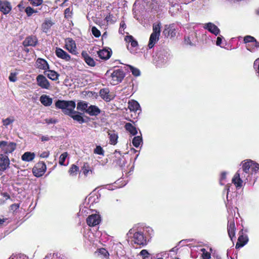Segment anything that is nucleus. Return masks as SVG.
Here are the masks:
<instances>
[{"instance_id": "1", "label": "nucleus", "mask_w": 259, "mask_h": 259, "mask_svg": "<svg viewBox=\"0 0 259 259\" xmlns=\"http://www.w3.org/2000/svg\"><path fill=\"white\" fill-rule=\"evenodd\" d=\"M153 233V229L143 224H138L131 229L127 233V236L131 239L132 244L140 246L147 245L148 237H151Z\"/></svg>"}, {"instance_id": "2", "label": "nucleus", "mask_w": 259, "mask_h": 259, "mask_svg": "<svg viewBox=\"0 0 259 259\" xmlns=\"http://www.w3.org/2000/svg\"><path fill=\"white\" fill-rule=\"evenodd\" d=\"M75 106V102L73 101L58 100L55 103L56 108L61 109L65 114L69 115L79 123L85 122L81 115V113L74 111Z\"/></svg>"}, {"instance_id": "3", "label": "nucleus", "mask_w": 259, "mask_h": 259, "mask_svg": "<svg viewBox=\"0 0 259 259\" xmlns=\"http://www.w3.org/2000/svg\"><path fill=\"white\" fill-rule=\"evenodd\" d=\"M140 1L141 8L148 12H158L162 10L167 3L166 0H137Z\"/></svg>"}, {"instance_id": "4", "label": "nucleus", "mask_w": 259, "mask_h": 259, "mask_svg": "<svg viewBox=\"0 0 259 259\" xmlns=\"http://www.w3.org/2000/svg\"><path fill=\"white\" fill-rule=\"evenodd\" d=\"M170 57L168 51L165 49H160L156 54L154 62L157 67H162L170 60Z\"/></svg>"}, {"instance_id": "5", "label": "nucleus", "mask_w": 259, "mask_h": 259, "mask_svg": "<svg viewBox=\"0 0 259 259\" xmlns=\"http://www.w3.org/2000/svg\"><path fill=\"white\" fill-rule=\"evenodd\" d=\"M242 170L247 175V177L249 175L256 174L259 170V164L256 162L247 159L242 162Z\"/></svg>"}, {"instance_id": "6", "label": "nucleus", "mask_w": 259, "mask_h": 259, "mask_svg": "<svg viewBox=\"0 0 259 259\" xmlns=\"http://www.w3.org/2000/svg\"><path fill=\"white\" fill-rule=\"evenodd\" d=\"M160 24H154L153 25V32L151 34L148 47L149 49L153 48L155 44L158 41L160 33Z\"/></svg>"}, {"instance_id": "7", "label": "nucleus", "mask_w": 259, "mask_h": 259, "mask_svg": "<svg viewBox=\"0 0 259 259\" xmlns=\"http://www.w3.org/2000/svg\"><path fill=\"white\" fill-rule=\"evenodd\" d=\"M125 76L124 71L121 69H117L113 71L110 75V83L112 85H116L121 82Z\"/></svg>"}, {"instance_id": "8", "label": "nucleus", "mask_w": 259, "mask_h": 259, "mask_svg": "<svg viewBox=\"0 0 259 259\" xmlns=\"http://www.w3.org/2000/svg\"><path fill=\"white\" fill-rule=\"evenodd\" d=\"M244 42L246 44V49L251 51H254L259 47V42L254 37L250 35H247L244 38Z\"/></svg>"}, {"instance_id": "9", "label": "nucleus", "mask_w": 259, "mask_h": 259, "mask_svg": "<svg viewBox=\"0 0 259 259\" xmlns=\"http://www.w3.org/2000/svg\"><path fill=\"white\" fill-rule=\"evenodd\" d=\"M16 148V144L14 142H8L2 141L0 142V149L6 154L12 153Z\"/></svg>"}, {"instance_id": "10", "label": "nucleus", "mask_w": 259, "mask_h": 259, "mask_svg": "<svg viewBox=\"0 0 259 259\" xmlns=\"http://www.w3.org/2000/svg\"><path fill=\"white\" fill-rule=\"evenodd\" d=\"M47 166L44 162H38L32 169L33 175L36 177L42 176L46 171Z\"/></svg>"}, {"instance_id": "11", "label": "nucleus", "mask_w": 259, "mask_h": 259, "mask_svg": "<svg viewBox=\"0 0 259 259\" xmlns=\"http://www.w3.org/2000/svg\"><path fill=\"white\" fill-rule=\"evenodd\" d=\"M228 233L231 240L233 241L235 235V226L233 215H229L228 218Z\"/></svg>"}, {"instance_id": "12", "label": "nucleus", "mask_w": 259, "mask_h": 259, "mask_svg": "<svg viewBox=\"0 0 259 259\" xmlns=\"http://www.w3.org/2000/svg\"><path fill=\"white\" fill-rule=\"evenodd\" d=\"M114 154V159H113V163L120 167L125 166L126 161L124 155H121L120 152L117 150L115 151Z\"/></svg>"}, {"instance_id": "13", "label": "nucleus", "mask_w": 259, "mask_h": 259, "mask_svg": "<svg viewBox=\"0 0 259 259\" xmlns=\"http://www.w3.org/2000/svg\"><path fill=\"white\" fill-rule=\"evenodd\" d=\"M36 82L38 86L42 89H49L50 84L46 77L42 74H39L36 77Z\"/></svg>"}, {"instance_id": "14", "label": "nucleus", "mask_w": 259, "mask_h": 259, "mask_svg": "<svg viewBox=\"0 0 259 259\" xmlns=\"http://www.w3.org/2000/svg\"><path fill=\"white\" fill-rule=\"evenodd\" d=\"M38 43V39L36 36L30 35L26 37L23 41L24 47H35Z\"/></svg>"}, {"instance_id": "15", "label": "nucleus", "mask_w": 259, "mask_h": 259, "mask_svg": "<svg viewBox=\"0 0 259 259\" xmlns=\"http://www.w3.org/2000/svg\"><path fill=\"white\" fill-rule=\"evenodd\" d=\"M203 27L215 36L219 35L220 32V30L218 26L211 22L204 24Z\"/></svg>"}, {"instance_id": "16", "label": "nucleus", "mask_w": 259, "mask_h": 259, "mask_svg": "<svg viewBox=\"0 0 259 259\" xmlns=\"http://www.w3.org/2000/svg\"><path fill=\"white\" fill-rule=\"evenodd\" d=\"M197 41L196 33L192 31L186 35L184 38L185 44L191 46L195 45Z\"/></svg>"}, {"instance_id": "17", "label": "nucleus", "mask_w": 259, "mask_h": 259, "mask_svg": "<svg viewBox=\"0 0 259 259\" xmlns=\"http://www.w3.org/2000/svg\"><path fill=\"white\" fill-rule=\"evenodd\" d=\"M101 221L99 214H94L90 215L87 219V223L90 226H95L98 225Z\"/></svg>"}, {"instance_id": "18", "label": "nucleus", "mask_w": 259, "mask_h": 259, "mask_svg": "<svg viewBox=\"0 0 259 259\" xmlns=\"http://www.w3.org/2000/svg\"><path fill=\"white\" fill-rule=\"evenodd\" d=\"M66 49L73 54H76V44L72 38H68L66 39Z\"/></svg>"}, {"instance_id": "19", "label": "nucleus", "mask_w": 259, "mask_h": 259, "mask_svg": "<svg viewBox=\"0 0 259 259\" xmlns=\"http://www.w3.org/2000/svg\"><path fill=\"white\" fill-rule=\"evenodd\" d=\"M10 160L8 157L5 155H0V171H4L9 165Z\"/></svg>"}, {"instance_id": "20", "label": "nucleus", "mask_w": 259, "mask_h": 259, "mask_svg": "<svg viewBox=\"0 0 259 259\" xmlns=\"http://www.w3.org/2000/svg\"><path fill=\"white\" fill-rule=\"evenodd\" d=\"M55 53L58 58L63 59L66 61H69L71 59L70 56L61 48H57Z\"/></svg>"}, {"instance_id": "21", "label": "nucleus", "mask_w": 259, "mask_h": 259, "mask_svg": "<svg viewBox=\"0 0 259 259\" xmlns=\"http://www.w3.org/2000/svg\"><path fill=\"white\" fill-rule=\"evenodd\" d=\"M10 3L6 1H0V11L4 14H8L11 10Z\"/></svg>"}, {"instance_id": "22", "label": "nucleus", "mask_w": 259, "mask_h": 259, "mask_svg": "<svg viewBox=\"0 0 259 259\" xmlns=\"http://www.w3.org/2000/svg\"><path fill=\"white\" fill-rule=\"evenodd\" d=\"M100 97L106 102H109L113 99V97L110 94V91L108 88H104L100 91Z\"/></svg>"}, {"instance_id": "23", "label": "nucleus", "mask_w": 259, "mask_h": 259, "mask_svg": "<svg viewBox=\"0 0 259 259\" xmlns=\"http://www.w3.org/2000/svg\"><path fill=\"white\" fill-rule=\"evenodd\" d=\"M36 66L37 68L46 71L49 69V65L47 61L42 58H38L36 61Z\"/></svg>"}, {"instance_id": "24", "label": "nucleus", "mask_w": 259, "mask_h": 259, "mask_svg": "<svg viewBox=\"0 0 259 259\" xmlns=\"http://www.w3.org/2000/svg\"><path fill=\"white\" fill-rule=\"evenodd\" d=\"M112 51L110 49H103L98 51L99 57L103 60H108L111 57Z\"/></svg>"}, {"instance_id": "25", "label": "nucleus", "mask_w": 259, "mask_h": 259, "mask_svg": "<svg viewBox=\"0 0 259 259\" xmlns=\"http://www.w3.org/2000/svg\"><path fill=\"white\" fill-rule=\"evenodd\" d=\"M125 40L128 43H131V47L128 46L127 47V49L130 51L131 53H134L135 51L132 49V48L137 47L138 45V42L134 39L133 36L128 35L125 37Z\"/></svg>"}, {"instance_id": "26", "label": "nucleus", "mask_w": 259, "mask_h": 259, "mask_svg": "<svg viewBox=\"0 0 259 259\" xmlns=\"http://www.w3.org/2000/svg\"><path fill=\"white\" fill-rule=\"evenodd\" d=\"M81 57L85 63L91 67H94L96 65V62L94 60L91 58L86 51H82Z\"/></svg>"}, {"instance_id": "27", "label": "nucleus", "mask_w": 259, "mask_h": 259, "mask_svg": "<svg viewBox=\"0 0 259 259\" xmlns=\"http://www.w3.org/2000/svg\"><path fill=\"white\" fill-rule=\"evenodd\" d=\"M164 35L168 37H173L176 35V30L174 24L169 25L168 27L164 29L163 31Z\"/></svg>"}, {"instance_id": "28", "label": "nucleus", "mask_w": 259, "mask_h": 259, "mask_svg": "<svg viewBox=\"0 0 259 259\" xmlns=\"http://www.w3.org/2000/svg\"><path fill=\"white\" fill-rule=\"evenodd\" d=\"M100 112V109L95 105L89 106L86 110V113L90 116H97Z\"/></svg>"}, {"instance_id": "29", "label": "nucleus", "mask_w": 259, "mask_h": 259, "mask_svg": "<svg viewBox=\"0 0 259 259\" xmlns=\"http://www.w3.org/2000/svg\"><path fill=\"white\" fill-rule=\"evenodd\" d=\"M108 135L109 136V143L115 145L117 143L118 138L117 133L114 131H108Z\"/></svg>"}, {"instance_id": "30", "label": "nucleus", "mask_w": 259, "mask_h": 259, "mask_svg": "<svg viewBox=\"0 0 259 259\" xmlns=\"http://www.w3.org/2000/svg\"><path fill=\"white\" fill-rule=\"evenodd\" d=\"M248 238L246 235H241L238 239V242L236 245V248H239L244 246L248 242Z\"/></svg>"}, {"instance_id": "31", "label": "nucleus", "mask_w": 259, "mask_h": 259, "mask_svg": "<svg viewBox=\"0 0 259 259\" xmlns=\"http://www.w3.org/2000/svg\"><path fill=\"white\" fill-rule=\"evenodd\" d=\"M128 108L131 111L137 112L138 110L141 111V107L139 103L135 100L129 101Z\"/></svg>"}, {"instance_id": "32", "label": "nucleus", "mask_w": 259, "mask_h": 259, "mask_svg": "<svg viewBox=\"0 0 259 259\" xmlns=\"http://www.w3.org/2000/svg\"><path fill=\"white\" fill-rule=\"evenodd\" d=\"M40 102L45 106H50L53 103L52 98L46 95H42L40 97Z\"/></svg>"}, {"instance_id": "33", "label": "nucleus", "mask_w": 259, "mask_h": 259, "mask_svg": "<svg viewBox=\"0 0 259 259\" xmlns=\"http://www.w3.org/2000/svg\"><path fill=\"white\" fill-rule=\"evenodd\" d=\"M44 74L52 80H57L59 76V74L57 72L49 70V69L46 71H44Z\"/></svg>"}, {"instance_id": "34", "label": "nucleus", "mask_w": 259, "mask_h": 259, "mask_svg": "<svg viewBox=\"0 0 259 259\" xmlns=\"http://www.w3.org/2000/svg\"><path fill=\"white\" fill-rule=\"evenodd\" d=\"M35 154L33 152H26L21 156V159L24 161L29 162L34 159Z\"/></svg>"}, {"instance_id": "35", "label": "nucleus", "mask_w": 259, "mask_h": 259, "mask_svg": "<svg viewBox=\"0 0 259 259\" xmlns=\"http://www.w3.org/2000/svg\"><path fill=\"white\" fill-rule=\"evenodd\" d=\"M232 183H234L237 188H240L242 186L243 181L240 178V174L237 172L232 179Z\"/></svg>"}, {"instance_id": "36", "label": "nucleus", "mask_w": 259, "mask_h": 259, "mask_svg": "<svg viewBox=\"0 0 259 259\" xmlns=\"http://www.w3.org/2000/svg\"><path fill=\"white\" fill-rule=\"evenodd\" d=\"M125 130L130 133L132 135H136L138 133L137 128L131 123H126L125 125Z\"/></svg>"}, {"instance_id": "37", "label": "nucleus", "mask_w": 259, "mask_h": 259, "mask_svg": "<svg viewBox=\"0 0 259 259\" xmlns=\"http://www.w3.org/2000/svg\"><path fill=\"white\" fill-rule=\"evenodd\" d=\"M54 23L50 20H46L42 24L41 27L43 32L47 33L49 30L51 28Z\"/></svg>"}, {"instance_id": "38", "label": "nucleus", "mask_w": 259, "mask_h": 259, "mask_svg": "<svg viewBox=\"0 0 259 259\" xmlns=\"http://www.w3.org/2000/svg\"><path fill=\"white\" fill-rule=\"evenodd\" d=\"M89 106L88 104L84 101H80L77 104V109L78 110L85 112Z\"/></svg>"}, {"instance_id": "39", "label": "nucleus", "mask_w": 259, "mask_h": 259, "mask_svg": "<svg viewBox=\"0 0 259 259\" xmlns=\"http://www.w3.org/2000/svg\"><path fill=\"white\" fill-rule=\"evenodd\" d=\"M142 143V138L141 136L135 137L132 141L133 145L136 148L139 147Z\"/></svg>"}, {"instance_id": "40", "label": "nucleus", "mask_w": 259, "mask_h": 259, "mask_svg": "<svg viewBox=\"0 0 259 259\" xmlns=\"http://www.w3.org/2000/svg\"><path fill=\"white\" fill-rule=\"evenodd\" d=\"M98 254L103 258H108L109 255L108 252L103 248H100L98 250Z\"/></svg>"}, {"instance_id": "41", "label": "nucleus", "mask_w": 259, "mask_h": 259, "mask_svg": "<svg viewBox=\"0 0 259 259\" xmlns=\"http://www.w3.org/2000/svg\"><path fill=\"white\" fill-rule=\"evenodd\" d=\"M230 186L227 185L226 186V189L225 190L227 191V202L226 203V206L227 207V210H228V212H229L230 211H231L232 212V210H231V203H230L229 202V200L228 199V194H229V192L230 191Z\"/></svg>"}, {"instance_id": "42", "label": "nucleus", "mask_w": 259, "mask_h": 259, "mask_svg": "<svg viewBox=\"0 0 259 259\" xmlns=\"http://www.w3.org/2000/svg\"><path fill=\"white\" fill-rule=\"evenodd\" d=\"M82 172L85 176H88L90 173H92V170L88 163H84L82 167Z\"/></svg>"}, {"instance_id": "43", "label": "nucleus", "mask_w": 259, "mask_h": 259, "mask_svg": "<svg viewBox=\"0 0 259 259\" xmlns=\"http://www.w3.org/2000/svg\"><path fill=\"white\" fill-rule=\"evenodd\" d=\"M78 169L79 168L78 166L73 164L69 170V173L71 176H76Z\"/></svg>"}, {"instance_id": "44", "label": "nucleus", "mask_w": 259, "mask_h": 259, "mask_svg": "<svg viewBox=\"0 0 259 259\" xmlns=\"http://www.w3.org/2000/svg\"><path fill=\"white\" fill-rule=\"evenodd\" d=\"M25 12L28 17L31 16L33 13H38V11L37 10H35L30 7H26L25 10Z\"/></svg>"}, {"instance_id": "45", "label": "nucleus", "mask_w": 259, "mask_h": 259, "mask_svg": "<svg viewBox=\"0 0 259 259\" xmlns=\"http://www.w3.org/2000/svg\"><path fill=\"white\" fill-rule=\"evenodd\" d=\"M14 121V118L13 117H8L6 119H3L2 120L3 125L6 127L12 123Z\"/></svg>"}, {"instance_id": "46", "label": "nucleus", "mask_w": 259, "mask_h": 259, "mask_svg": "<svg viewBox=\"0 0 259 259\" xmlns=\"http://www.w3.org/2000/svg\"><path fill=\"white\" fill-rule=\"evenodd\" d=\"M68 156V153L67 152H64L62 153L60 157H59V163L61 165H66V164L64 163V162Z\"/></svg>"}, {"instance_id": "47", "label": "nucleus", "mask_w": 259, "mask_h": 259, "mask_svg": "<svg viewBox=\"0 0 259 259\" xmlns=\"http://www.w3.org/2000/svg\"><path fill=\"white\" fill-rule=\"evenodd\" d=\"M200 251L202 252V259H210V253L207 251L205 248H201Z\"/></svg>"}, {"instance_id": "48", "label": "nucleus", "mask_w": 259, "mask_h": 259, "mask_svg": "<svg viewBox=\"0 0 259 259\" xmlns=\"http://www.w3.org/2000/svg\"><path fill=\"white\" fill-rule=\"evenodd\" d=\"M139 255L142 257V259H149L150 257L149 253L146 249H143L141 250Z\"/></svg>"}, {"instance_id": "49", "label": "nucleus", "mask_w": 259, "mask_h": 259, "mask_svg": "<svg viewBox=\"0 0 259 259\" xmlns=\"http://www.w3.org/2000/svg\"><path fill=\"white\" fill-rule=\"evenodd\" d=\"M9 259H28V258L24 254H12Z\"/></svg>"}, {"instance_id": "50", "label": "nucleus", "mask_w": 259, "mask_h": 259, "mask_svg": "<svg viewBox=\"0 0 259 259\" xmlns=\"http://www.w3.org/2000/svg\"><path fill=\"white\" fill-rule=\"evenodd\" d=\"M94 152L95 154L101 155H104V151L103 149L102 148V147L100 146H97L96 148L94 150Z\"/></svg>"}, {"instance_id": "51", "label": "nucleus", "mask_w": 259, "mask_h": 259, "mask_svg": "<svg viewBox=\"0 0 259 259\" xmlns=\"http://www.w3.org/2000/svg\"><path fill=\"white\" fill-rule=\"evenodd\" d=\"M130 70L132 72V74L135 76H138L140 75V71L138 68H135L133 66H129Z\"/></svg>"}, {"instance_id": "52", "label": "nucleus", "mask_w": 259, "mask_h": 259, "mask_svg": "<svg viewBox=\"0 0 259 259\" xmlns=\"http://www.w3.org/2000/svg\"><path fill=\"white\" fill-rule=\"evenodd\" d=\"M28 1L31 5L35 7L40 5L43 2L42 0H28Z\"/></svg>"}, {"instance_id": "53", "label": "nucleus", "mask_w": 259, "mask_h": 259, "mask_svg": "<svg viewBox=\"0 0 259 259\" xmlns=\"http://www.w3.org/2000/svg\"><path fill=\"white\" fill-rule=\"evenodd\" d=\"M92 32L96 37H98L101 35L100 31L95 26L92 28Z\"/></svg>"}, {"instance_id": "54", "label": "nucleus", "mask_w": 259, "mask_h": 259, "mask_svg": "<svg viewBox=\"0 0 259 259\" xmlns=\"http://www.w3.org/2000/svg\"><path fill=\"white\" fill-rule=\"evenodd\" d=\"M17 73L16 72L11 73L9 77L10 81L12 82H15L17 80Z\"/></svg>"}, {"instance_id": "55", "label": "nucleus", "mask_w": 259, "mask_h": 259, "mask_svg": "<svg viewBox=\"0 0 259 259\" xmlns=\"http://www.w3.org/2000/svg\"><path fill=\"white\" fill-rule=\"evenodd\" d=\"M72 14V10L70 8H68L65 10L64 15L65 17L68 18L71 17Z\"/></svg>"}, {"instance_id": "56", "label": "nucleus", "mask_w": 259, "mask_h": 259, "mask_svg": "<svg viewBox=\"0 0 259 259\" xmlns=\"http://www.w3.org/2000/svg\"><path fill=\"white\" fill-rule=\"evenodd\" d=\"M254 68L255 69L257 76L259 77V59H256L254 62Z\"/></svg>"}, {"instance_id": "57", "label": "nucleus", "mask_w": 259, "mask_h": 259, "mask_svg": "<svg viewBox=\"0 0 259 259\" xmlns=\"http://www.w3.org/2000/svg\"><path fill=\"white\" fill-rule=\"evenodd\" d=\"M45 122L48 124H55L57 122V120L55 118H46L45 119Z\"/></svg>"}, {"instance_id": "58", "label": "nucleus", "mask_w": 259, "mask_h": 259, "mask_svg": "<svg viewBox=\"0 0 259 259\" xmlns=\"http://www.w3.org/2000/svg\"><path fill=\"white\" fill-rule=\"evenodd\" d=\"M226 175H227V173L226 172H223L221 174V178H220V183L221 185H223L224 184V183H223V181L226 179Z\"/></svg>"}, {"instance_id": "59", "label": "nucleus", "mask_w": 259, "mask_h": 259, "mask_svg": "<svg viewBox=\"0 0 259 259\" xmlns=\"http://www.w3.org/2000/svg\"><path fill=\"white\" fill-rule=\"evenodd\" d=\"M106 20H107V22H110L111 23H113L115 21L113 15L110 14L106 16Z\"/></svg>"}, {"instance_id": "60", "label": "nucleus", "mask_w": 259, "mask_h": 259, "mask_svg": "<svg viewBox=\"0 0 259 259\" xmlns=\"http://www.w3.org/2000/svg\"><path fill=\"white\" fill-rule=\"evenodd\" d=\"M50 155V152L48 151H44L41 153H39L38 155L41 158H47Z\"/></svg>"}, {"instance_id": "61", "label": "nucleus", "mask_w": 259, "mask_h": 259, "mask_svg": "<svg viewBox=\"0 0 259 259\" xmlns=\"http://www.w3.org/2000/svg\"><path fill=\"white\" fill-rule=\"evenodd\" d=\"M126 25L124 22H121L120 24V28L119 29V32L120 33H122V31L125 28Z\"/></svg>"}, {"instance_id": "62", "label": "nucleus", "mask_w": 259, "mask_h": 259, "mask_svg": "<svg viewBox=\"0 0 259 259\" xmlns=\"http://www.w3.org/2000/svg\"><path fill=\"white\" fill-rule=\"evenodd\" d=\"M222 36H218L217 37V42H216V45L218 46H221V45L222 44Z\"/></svg>"}, {"instance_id": "63", "label": "nucleus", "mask_w": 259, "mask_h": 259, "mask_svg": "<svg viewBox=\"0 0 259 259\" xmlns=\"http://www.w3.org/2000/svg\"><path fill=\"white\" fill-rule=\"evenodd\" d=\"M50 140V138L48 136H42L41 137V140L42 142L48 141Z\"/></svg>"}, {"instance_id": "64", "label": "nucleus", "mask_w": 259, "mask_h": 259, "mask_svg": "<svg viewBox=\"0 0 259 259\" xmlns=\"http://www.w3.org/2000/svg\"><path fill=\"white\" fill-rule=\"evenodd\" d=\"M3 197L5 198V201L10 198V195L7 193H4L2 194Z\"/></svg>"}]
</instances>
